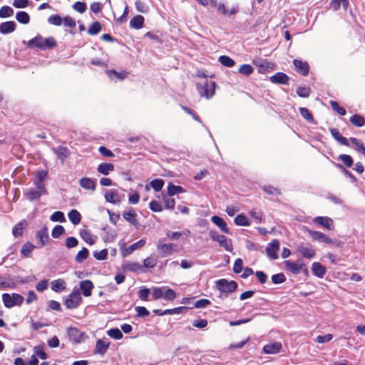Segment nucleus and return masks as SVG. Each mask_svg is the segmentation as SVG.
Listing matches in <instances>:
<instances>
[{
  "label": "nucleus",
  "mask_w": 365,
  "mask_h": 365,
  "mask_svg": "<svg viewBox=\"0 0 365 365\" xmlns=\"http://www.w3.org/2000/svg\"><path fill=\"white\" fill-rule=\"evenodd\" d=\"M216 83L214 81L205 79L202 83L197 84V91L202 97L209 99L213 96L215 92Z\"/></svg>",
  "instance_id": "obj_1"
},
{
  "label": "nucleus",
  "mask_w": 365,
  "mask_h": 365,
  "mask_svg": "<svg viewBox=\"0 0 365 365\" xmlns=\"http://www.w3.org/2000/svg\"><path fill=\"white\" fill-rule=\"evenodd\" d=\"M2 300L6 307L11 308L14 306L21 305L24 302V297L16 293H13L11 295L4 293L2 294Z\"/></svg>",
  "instance_id": "obj_2"
},
{
  "label": "nucleus",
  "mask_w": 365,
  "mask_h": 365,
  "mask_svg": "<svg viewBox=\"0 0 365 365\" xmlns=\"http://www.w3.org/2000/svg\"><path fill=\"white\" fill-rule=\"evenodd\" d=\"M217 289L222 293H231L237 288V284L235 281H228L226 279H221L216 282Z\"/></svg>",
  "instance_id": "obj_3"
},
{
  "label": "nucleus",
  "mask_w": 365,
  "mask_h": 365,
  "mask_svg": "<svg viewBox=\"0 0 365 365\" xmlns=\"http://www.w3.org/2000/svg\"><path fill=\"white\" fill-rule=\"evenodd\" d=\"M209 235L213 241L217 242L220 244V247H224L228 252L232 250L231 241L227 240L225 236L220 235L216 230H210Z\"/></svg>",
  "instance_id": "obj_4"
},
{
  "label": "nucleus",
  "mask_w": 365,
  "mask_h": 365,
  "mask_svg": "<svg viewBox=\"0 0 365 365\" xmlns=\"http://www.w3.org/2000/svg\"><path fill=\"white\" fill-rule=\"evenodd\" d=\"M82 302V297L78 290H73L65 300L64 304L68 309L77 308Z\"/></svg>",
  "instance_id": "obj_5"
},
{
  "label": "nucleus",
  "mask_w": 365,
  "mask_h": 365,
  "mask_svg": "<svg viewBox=\"0 0 365 365\" xmlns=\"http://www.w3.org/2000/svg\"><path fill=\"white\" fill-rule=\"evenodd\" d=\"M176 245L172 243H158L157 245V251L159 257L163 258L171 255L173 252L176 251Z\"/></svg>",
  "instance_id": "obj_6"
},
{
  "label": "nucleus",
  "mask_w": 365,
  "mask_h": 365,
  "mask_svg": "<svg viewBox=\"0 0 365 365\" xmlns=\"http://www.w3.org/2000/svg\"><path fill=\"white\" fill-rule=\"evenodd\" d=\"M286 269L293 274H298L304 267H306L305 263L302 259H298L296 262L290 260H285L284 262Z\"/></svg>",
  "instance_id": "obj_7"
},
{
  "label": "nucleus",
  "mask_w": 365,
  "mask_h": 365,
  "mask_svg": "<svg viewBox=\"0 0 365 365\" xmlns=\"http://www.w3.org/2000/svg\"><path fill=\"white\" fill-rule=\"evenodd\" d=\"M67 334L69 339L76 343H81L87 338L86 334L85 332L81 331L76 327H71L68 328Z\"/></svg>",
  "instance_id": "obj_8"
},
{
  "label": "nucleus",
  "mask_w": 365,
  "mask_h": 365,
  "mask_svg": "<svg viewBox=\"0 0 365 365\" xmlns=\"http://www.w3.org/2000/svg\"><path fill=\"white\" fill-rule=\"evenodd\" d=\"M296 250L297 252L300 253L303 257L307 259H312L315 255V251L311 245H304L303 243H301L297 246Z\"/></svg>",
  "instance_id": "obj_9"
},
{
  "label": "nucleus",
  "mask_w": 365,
  "mask_h": 365,
  "mask_svg": "<svg viewBox=\"0 0 365 365\" xmlns=\"http://www.w3.org/2000/svg\"><path fill=\"white\" fill-rule=\"evenodd\" d=\"M279 250V241L277 239L273 240L270 243H269L266 247V252L267 256L271 259H276L278 258V255L277 254V251Z\"/></svg>",
  "instance_id": "obj_10"
},
{
  "label": "nucleus",
  "mask_w": 365,
  "mask_h": 365,
  "mask_svg": "<svg viewBox=\"0 0 365 365\" xmlns=\"http://www.w3.org/2000/svg\"><path fill=\"white\" fill-rule=\"evenodd\" d=\"M309 234L313 240L320 242L334 244L336 242V240L329 238L324 233L319 231L309 230Z\"/></svg>",
  "instance_id": "obj_11"
},
{
  "label": "nucleus",
  "mask_w": 365,
  "mask_h": 365,
  "mask_svg": "<svg viewBox=\"0 0 365 365\" xmlns=\"http://www.w3.org/2000/svg\"><path fill=\"white\" fill-rule=\"evenodd\" d=\"M295 70L301 75L306 76L309 71V66L307 62L301 60L295 59L293 61Z\"/></svg>",
  "instance_id": "obj_12"
},
{
  "label": "nucleus",
  "mask_w": 365,
  "mask_h": 365,
  "mask_svg": "<svg viewBox=\"0 0 365 365\" xmlns=\"http://www.w3.org/2000/svg\"><path fill=\"white\" fill-rule=\"evenodd\" d=\"M314 222L329 230H334V222L332 219L329 217H316L314 219Z\"/></svg>",
  "instance_id": "obj_13"
},
{
  "label": "nucleus",
  "mask_w": 365,
  "mask_h": 365,
  "mask_svg": "<svg viewBox=\"0 0 365 365\" xmlns=\"http://www.w3.org/2000/svg\"><path fill=\"white\" fill-rule=\"evenodd\" d=\"M289 77L284 73L277 72L269 78V81L277 84H288Z\"/></svg>",
  "instance_id": "obj_14"
},
{
  "label": "nucleus",
  "mask_w": 365,
  "mask_h": 365,
  "mask_svg": "<svg viewBox=\"0 0 365 365\" xmlns=\"http://www.w3.org/2000/svg\"><path fill=\"white\" fill-rule=\"evenodd\" d=\"M36 237L38 239L39 247H43L49 240L47 227L43 226L41 230L37 231Z\"/></svg>",
  "instance_id": "obj_15"
},
{
  "label": "nucleus",
  "mask_w": 365,
  "mask_h": 365,
  "mask_svg": "<svg viewBox=\"0 0 365 365\" xmlns=\"http://www.w3.org/2000/svg\"><path fill=\"white\" fill-rule=\"evenodd\" d=\"M79 286L83 294L85 297H90L91 295L94 285L91 280H83L80 282Z\"/></svg>",
  "instance_id": "obj_16"
},
{
  "label": "nucleus",
  "mask_w": 365,
  "mask_h": 365,
  "mask_svg": "<svg viewBox=\"0 0 365 365\" xmlns=\"http://www.w3.org/2000/svg\"><path fill=\"white\" fill-rule=\"evenodd\" d=\"M145 245V240H140L139 241L132 244L129 247L124 248L122 251L123 257H125L126 255H130L135 250L143 247Z\"/></svg>",
  "instance_id": "obj_17"
},
{
  "label": "nucleus",
  "mask_w": 365,
  "mask_h": 365,
  "mask_svg": "<svg viewBox=\"0 0 365 365\" xmlns=\"http://www.w3.org/2000/svg\"><path fill=\"white\" fill-rule=\"evenodd\" d=\"M43 193L38 190L30 188L24 192V195L29 201L38 200Z\"/></svg>",
  "instance_id": "obj_18"
},
{
  "label": "nucleus",
  "mask_w": 365,
  "mask_h": 365,
  "mask_svg": "<svg viewBox=\"0 0 365 365\" xmlns=\"http://www.w3.org/2000/svg\"><path fill=\"white\" fill-rule=\"evenodd\" d=\"M282 348V344L279 342H275L273 344H266L263 347V351L267 354H274L280 351Z\"/></svg>",
  "instance_id": "obj_19"
},
{
  "label": "nucleus",
  "mask_w": 365,
  "mask_h": 365,
  "mask_svg": "<svg viewBox=\"0 0 365 365\" xmlns=\"http://www.w3.org/2000/svg\"><path fill=\"white\" fill-rule=\"evenodd\" d=\"M106 200L112 204H118L121 201L120 194L115 190H108L105 194Z\"/></svg>",
  "instance_id": "obj_20"
},
{
  "label": "nucleus",
  "mask_w": 365,
  "mask_h": 365,
  "mask_svg": "<svg viewBox=\"0 0 365 365\" xmlns=\"http://www.w3.org/2000/svg\"><path fill=\"white\" fill-rule=\"evenodd\" d=\"M79 185L81 187L86 190L94 191L96 187V182L95 180L90 178H82L79 180Z\"/></svg>",
  "instance_id": "obj_21"
},
{
  "label": "nucleus",
  "mask_w": 365,
  "mask_h": 365,
  "mask_svg": "<svg viewBox=\"0 0 365 365\" xmlns=\"http://www.w3.org/2000/svg\"><path fill=\"white\" fill-rule=\"evenodd\" d=\"M16 23L14 21H6L0 24V33L2 34H9L14 32L16 29Z\"/></svg>",
  "instance_id": "obj_22"
},
{
  "label": "nucleus",
  "mask_w": 365,
  "mask_h": 365,
  "mask_svg": "<svg viewBox=\"0 0 365 365\" xmlns=\"http://www.w3.org/2000/svg\"><path fill=\"white\" fill-rule=\"evenodd\" d=\"M211 221L217 225L223 232L226 234H230V232L227 227V224L225 221L220 217L217 215H213L211 217Z\"/></svg>",
  "instance_id": "obj_23"
},
{
  "label": "nucleus",
  "mask_w": 365,
  "mask_h": 365,
  "mask_svg": "<svg viewBox=\"0 0 365 365\" xmlns=\"http://www.w3.org/2000/svg\"><path fill=\"white\" fill-rule=\"evenodd\" d=\"M312 271L315 276L323 278L326 274V268L319 262H314L312 265Z\"/></svg>",
  "instance_id": "obj_24"
},
{
  "label": "nucleus",
  "mask_w": 365,
  "mask_h": 365,
  "mask_svg": "<svg viewBox=\"0 0 365 365\" xmlns=\"http://www.w3.org/2000/svg\"><path fill=\"white\" fill-rule=\"evenodd\" d=\"M109 343L106 344V342L102 339H98L96 341L94 354H99L101 355L105 354L109 347Z\"/></svg>",
  "instance_id": "obj_25"
},
{
  "label": "nucleus",
  "mask_w": 365,
  "mask_h": 365,
  "mask_svg": "<svg viewBox=\"0 0 365 365\" xmlns=\"http://www.w3.org/2000/svg\"><path fill=\"white\" fill-rule=\"evenodd\" d=\"M144 21L145 19L143 16L137 15L130 21V26L135 29H140L143 27Z\"/></svg>",
  "instance_id": "obj_26"
},
{
  "label": "nucleus",
  "mask_w": 365,
  "mask_h": 365,
  "mask_svg": "<svg viewBox=\"0 0 365 365\" xmlns=\"http://www.w3.org/2000/svg\"><path fill=\"white\" fill-rule=\"evenodd\" d=\"M137 214L135 211L133 209H130L128 211H124L123 212V217L127 222H130V224L135 225L138 222L135 219Z\"/></svg>",
  "instance_id": "obj_27"
},
{
  "label": "nucleus",
  "mask_w": 365,
  "mask_h": 365,
  "mask_svg": "<svg viewBox=\"0 0 365 365\" xmlns=\"http://www.w3.org/2000/svg\"><path fill=\"white\" fill-rule=\"evenodd\" d=\"M51 284V289L56 292H61L66 289V282L62 279L53 280Z\"/></svg>",
  "instance_id": "obj_28"
},
{
  "label": "nucleus",
  "mask_w": 365,
  "mask_h": 365,
  "mask_svg": "<svg viewBox=\"0 0 365 365\" xmlns=\"http://www.w3.org/2000/svg\"><path fill=\"white\" fill-rule=\"evenodd\" d=\"M114 165L112 163H101L98 165L97 170L101 174H103L104 175H107L109 174L110 172H112L114 170Z\"/></svg>",
  "instance_id": "obj_29"
},
{
  "label": "nucleus",
  "mask_w": 365,
  "mask_h": 365,
  "mask_svg": "<svg viewBox=\"0 0 365 365\" xmlns=\"http://www.w3.org/2000/svg\"><path fill=\"white\" fill-rule=\"evenodd\" d=\"M43 42V38L41 35H37L36 37L29 40L27 43V46L29 48L36 47L38 48L42 49V45Z\"/></svg>",
  "instance_id": "obj_30"
},
{
  "label": "nucleus",
  "mask_w": 365,
  "mask_h": 365,
  "mask_svg": "<svg viewBox=\"0 0 365 365\" xmlns=\"http://www.w3.org/2000/svg\"><path fill=\"white\" fill-rule=\"evenodd\" d=\"M53 151L57 155V157L63 162L65 158L68 156L69 150L66 147L58 146L56 148H53Z\"/></svg>",
  "instance_id": "obj_31"
},
{
  "label": "nucleus",
  "mask_w": 365,
  "mask_h": 365,
  "mask_svg": "<svg viewBox=\"0 0 365 365\" xmlns=\"http://www.w3.org/2000/svg\"><path fill=\"white\" fill-rule=\"evenodd\" d=\"M68 217L69 220L74 225H77L81 222V215L80 212L76 210H71L68 214Z\"/></svg>",
  "instance_id": "obj_32"
},
{
  "label": "nucleus",
  "mask_w": 365,
  "mask_h": 365,
  "mask_svg": "<svg viewBox=\"0 0 365 365\" xmlns=\"http://www.w3.org/2000/svg\"><path fill=\"white\" fill-rule=\"evenodd\" d=\"M80 235L82 239L88 245H92L95 244V240L93 239L92 234L88 230H81Z\"/></svg>",
  "instance_id": "obj_33"
},
{
  "label": "nucleus",
  "mask_w": 365,
  "mask_h": 365,
  "mask_svg": "<svg viewBox=\"0 0 365 365\" xmlns=\"http://www.w3.org/2000/svg\"><path fill=\"white\" fill-rule=\"evenodd\" d=\"M350 122L356 127H362L365 125V119L359 114H354L350 117Z\"/></svg>",
  "instance_id": "obj_34"
},
{
  "label": "nucleus",
  "mask_w": 365,
  "mask_h": 365,
  "mask_svg": "<svg viewBox=\"0 0 365 365\" xmlns=\"http://www.w3.org/2000/svg\"><path fill=\"white\" fill-rule=\"evenodd\" d=\"M183 192L184 189L181 186L175 185L171 182H170L168 185V194L170 196H173L176 194L182 193Z\"/></svg>",
  "instance_id": "obj_35"
},
{
  "label": "nucleus",
  "mask_w": 365,
  "mask_h": 365,
  "mask_svg": "<svg viewBox=\"0 0 365 365\" xmlns=\"http://www.w3.org/2000/svg\"><path fill=\"white\" fill-rule=\"evenodd\" d=\"M57 45L56 41L55 38L52 36L43 38V42L42 45V49L43 51L46 49H50L52 48L56 47Z\"/></svg>",
  "instance_id": "obj_36"
},
{
  "label": "nucleus",
  "mask_w": 365,
  "mask_h": 365,
  "mask_svg": "<svg viewBox=\"0 0 365 365\" xmlns=\"http://www.w3.org/2000/svg\"><path fill=\"white\" fill-rule=\"evenodd\" d=\"M16 20L23 24H27L30 21V16L26 11H18L16 14Z\"/></svg>",
  "instance_id": "obj_37"
},
{
  "label": "nucleus",
  "mask_w": 365,
  "mask_h": 365,
  "mask_svg": "<svg viewBox=\"0 0 365 365\" xmlns=\"http://www.w3.org/2000/svg\"><path fill=\"white\" fill-rule=\"evenodd\" d=\"M234 222L238 226H249L250 225L247 217L242 214L237 215L235 217Z\"/></svg>",
  "instance_id": "obj_38"
},
{
  "label": "nucleus",
  "mask_w": 365,
  "mask_h": 365,
  "mask_svg": "<svg viewBox=\"0 0 365 365\" xmlns=\"http://www.w3.org/2000/svg\"><path fill=\"white\" fill-rule=\"evenodd\" d=\"M89 251L87 248L83 247L80 250L75 257V260L77 263H81L88 257Z\"/></svg>",
  "instance_id": "obj_39"
},
{
  "label": "nucleus",
  "mask_w": 365,
  "mask_h": 365,
  "mask_svg": "<svg viewBox=\"0 0 365 365\" xmlns=\"http://www.w3.org/2000/svg\"><path fill=\"white\" fill-rule=\"evenodd\" d=\"M218 61L222 66L228 68H231L235 64V61L228 56H220Z\"/></svg>",
  "instance_id": "obj_40"
},
{
  "label": "nucleus",
  "mask_w": 365,
  "mask_h": 365,
  "mask_svg": "<svg viewBox=\"0 0 365 365\" xmlns=\"http://www.w3.org/2000/svg\"><path fill=\"white\" fill-rule=\"evenodd\" d=\"M123 268L124 269H128L130 272H137V271H139V270H141V271L144 272L143 270V266L142 264H140V263L137 262L126 263L124 265Z\"/></svg>",
  "instance_id": "obj_41"
},
{
  "label": "nucleus",
  "mask_w": 365,
  "mask_h": 365,
  "mask_svg": "<svg viewBox=\"0 0 365 365\" xmlns=\"http://www.w3.org/2000/svg\"><path fill=\"white\" fill-rule=\"evenodd\" d=\"M102 26L100 22L94 21L88 28V33L90 35H97L101 31Z\"/></svg>",
  "instance_id": "obj_42"
},
{
  "label": "nucleus",
  "mask_w": 365,
  "mask_h": 365,
  "mask_svg": "<svg viewBox=\"0 0 365 365\" xmlns=\"http://www.w3.org/2000/svg\"><path fill=\"white\" fill-rule=\"evenodd\" d=\"M253 63L259 67V72H264L269 68V62L267 59L254 60Z\"/></svg>",
  "instance_id": "obj_43"
},
{
  "label": "nucleus",
  "mask_w": 365,
  "mask_h": 365,
  "mask_svg": "<svg viewBox=\"0 0 365 365\" xmlns=\"http://www.w3.org/2000/svg\"><path fill=\"white\" fill-rule=\"evenodd\" d=\"M253 71L254 68L250 64H243L238 69V72L240 74L244 75L245 76H250L253 73Z\"/></svg>",
  "instance_id": "obj_44"
},
{
  "label": "nucleus",
  "mask_w": 365,
  "mask_h": 365,
  "mask_svg": "<svg viewBox=\"0 0 365 365\" xmlns=\"http://www.w3.org/2000/svg\"><path fill=\"white\" fill-rule=\"evenodd\" d=\"M34 248L35 246L28 242L22 246L21 253L24 255V257H30V254Z\"/></svg>",
  "instance_id": "obj_45"
},
{
  "label": "nucleus",
  "mask_w": 365,
  "mask_h": 365,
  "mask_svg": "<svg viewBox=\"0 0 365 365\" xmlns=\"http://www.w3.org/2000/svg\"><path fill=\"white\" fill-rule=\"evenodd\" d=\"M150 185L155 191L158 192L162 190L164 185V180L160 178L154 179L151 180Z\"/></svg>",
  "instance_id": "obj_46"
},
{
  "label": "nucleus",
  "mask_w": 365,
  "mask_h": 365,
  "mask_svg": "<svg viewBox=\"0 0 365 365\" xmlns=\"http://www.w3.org/2000/svg\"><path fill=\"white\" fill-rule=\"evenodd\" d=\"M339 160H340L344 163V165L347 168H351L354 164V160L349 155H339Z\"/></svg>",
  "instance_id": "obj_47"
},
{
  "label": "nucleus",
  "mask_w": 365,
  "mask_h": 365,
  "mask_svg": "<svg viewBox=\"0 0 365 365\" xmlns=\"http://www.w3.org/2000/svg\"><path fill=\"white\" fill-rule=\"evenodd\" d=\"M14 14V10L11 7L9 6H3L0 9V17L1 18H7L12 16Z\"/></svg>",
  "instance_id": "obj_48"
},
{
  "label": "nucleus",
  "mask_w": 365,
  "mask_h": 365,
  "mask_svg": "<svg viewBox=\"0 0 365 365\" xmlns=\"http://www.w3.org/2000/svg\"><path fill=\"white\" fill-rule=\"evenodd\" d=\"M50 220L53 222H63L66 221V218L63 212L61 211L54 212L50 217Z\"/></svg>",
  "instance_id": "obj_49"
},
{
  "label": "nucleus",
  "mask_w": 365,
  "mask_h": 365,
  "mask_svg": "<svg viewBox=\"0 0 365 365\" xmlns=\"http://www.w3.org/2000/svg\"><path fill=\"white\" fill-rule=\"evenodd\" d=\"M107 334L110 337H111L114 339H116V340L120 339L123 338V334H122L121 331L118 328L109 329L107 331Z\"/></svg>",
  "instance_id": "obj_50"
},
{
  "label": "nucleus",
  "mask_w": 365,
  "mask_h": 365,
  "mask_svg": "<svg viewBox=\"0 0 365 365\" xmlns=\"http://www.w3.org/2000/svg\"><path fill=\"white\" fill-rule=\"evenodd\" d=\"M330 105L331 108L337 113H339L340 115L343 116L346 115V110L344 108L339 106V103L336 101H331Z\"/></svg>",
  "instance_id": "obj_51"
},
{
  "label": "nucleus",
  "mask_w": 365,
  "mask_h": 365,
  "mask_svg": "<svg viewBox=\"0 0 365 365\" xmlns=\"http://www.w3.org/2000/svg\"><path fill=\"white\" fill-rule=\"evenodd\" d=\"M48 22L52 25L61 26L63 23V19L59 15L54 14L48 17Z\"/></svg>",
  "instance_id": "obj_52"
},
{
  "label": "nucleus",
  "mask_w": 365,
  "mask_h": 365,
  "mask_svg": "<svg viewBox=\"0 0 365 365\" xmlns=\"http://www.w3.org/2000/svg\"><path fill=\"white\" fill-rule=\"evenodd\" d=\"M299 111L300 115L307 120L309 122L314 121V118L310 111L306 108H299Z\"/></svg>",
  "instance_id": "obj_53"
},
{
  "label": "nucleus",
  "mask_w": 365,
  "mask_h": 365,
  "mask_svg": "<svg viewBox=\"0 0 365 365\" xmlns=\"http://www.w3.org/2000/svg\"><path fill=\"white\" fill-rule=\"evenodd\" d=\"M273 284H282L286 281V277L283 273L273 274L271 277Z\"/></svg>",
  "instance_id": "obj_54"
},
{
  "label": "nucleus",
  "mask_w": 365,
  "mask_h": 365,
  "mask_svg": "<svg viewBox=\"0 0 365 365\" xmlns=\"http://www.w3.org/2000/svg\"><path fill=\"white\" fill-rule=\"evenodd\" d=\"M187 307H180L173 309H169L164 310L160 314H178L182 312V310L187 309Z\"/></svg>",
  "instance_id": "obj_55"
},
{
  "label": "nucleus",
  "mask_w": 365,
  "mask_h": 365,
  "mask_svg": "<svg viewBox=\"0 0 365 365\" xmlns=\"http://www.w3.org/2000/svg\"><path fill=\"white\" fill-rule=\"evenodd\" d=\"M65 233V229L61 225H56L51 232V235L53 238H58L59 236Z\"/></svg>",
  "instance_id": "obj_56"
},
{
  "label": "nucleus",
  "mask_w": 365,
  "mask_h": 365,
  "mask_svg": "<svg viewBox=\"0 0 365 365\" xmlns=\"http://www.w3.org/2000/svg\"><path fill=\"white\" fill-rule=\"evenodd\" d=\"M135 310L138 317H145L150 315V312L145 307L138 306Z\"/></svg>",
  "instance_id": "obj_57"
},
{
  "label": "nucleus",
  "mask_w": 365,
  "mask_h": 365,
  "mask_svg": "<svg viewBox=\"0 0 365 365\" xmlns=\"http://www.w3.org/2000/svg\"><path fill=\"white\" fill-rule=\"evenodd\" d=\"M296 92L301 98H308L310 95V88L306 87H298Z\"/></svg>",
  "instance_id": "obj_58"
},
{
  "label": "nucleus",
  "mask_w": 365,
  "mask_h": 365,
  "mask_svg": "<svg viewBox=\"0 0 365 365\" xmlns=\"http://www.w3.org/2000/svg\"><path fill=\"white\" fill-rule=\"evenodd\" d=\"M149 207L153 212H159L163 211L161 203L156 200H152L149 204Z\"/></svg>",
  "instance_id": "obj_59"
},
{
  "label": "nucleus",
  "mask_w": 365,
  "mask_h": 365,
  "mask_svg": "<svg viewBox=\"0 0 365 365\" xmlns=\"http://www.w3.org/2000/svg\"><path fill=\"white\" fill-rule=\"evenodd\" d=\"M73 9L76 10V11L83 14L86 11L87 6L86 4L82 1H77L76 2L73 6Z\"/></svg>",
  "instance_id": "obj_60"
},
{
  "label": "nucleus",
  "mask_w": 365,
  "mask_h": 365,
  "mask_svg": "<svg viewBox=\"0 0 365 365\" xmlns=\"http://www.w3.org/2000/svg\"><path fill=\"white\" fill-rule=\"evenodd\" d=\"M108 250L106 249H103L100 252L95 251L93 252V257L97 260H104L107 258Z\"/></svg>",
  "instance_id": "obj_61"
},
{
  "label": "nucleus",
  "mask_w": 365,
  "mask_h": 365,
  "mask_svg": "<svg viewBox=\"0 0 365 365\" xmlns=\"http://www.w3.org/2000/svg\"><path fill=\"white\" fill-rule=\"evenodd\" d=\"M65 245L67 248H73L78 246V241L74 237H68L66 239Z\"/></svg>",
  "instance_id": "obj_62"
},
{
  "label": "nucleus",
  "mask_w": 365,
  "mask_h": 365,
  "mask_svg": "<svg viewBox=\"0 0 365 365\" xmlns=\"http://www.w3.org/2000/svg\"><path fill=\"white\" fill-rule=\"evenodd\" d=\"M350 140L356 146L358 151L365 155V146L362 143L359 142V140L356 138H351Z\"/></svg>",
  "instance_id": "obj_63"
},
{
  "label": "nucleus",
  "mask_w": 365,
  "mask_h": 365,
  "mask_svg": "<svg viewBox=\"0 0 365 365\" xmlns=\"http://www.w3.org/2000/svg\"><path fill=\"white\" fill-rule=\"evenodd\" d=\"M243 261L242 259L238 258L235 260L233 266V271L236 274H240L243 269Z\"/></svg>",
  "instance_id": "obj_64"
}]
</instances>
